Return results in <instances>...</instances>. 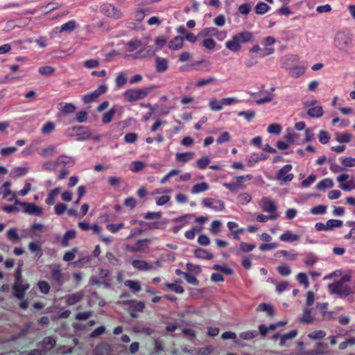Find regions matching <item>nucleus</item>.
Returning a JSON list of instances; mask_svg holds the SVG:
<instances>
[{
    "label": "nucleus",
    "instance_id": "obj_15",
    "mask_svg": "<svg viewBox=\"0 0 355 355\" xmlns=\"http://www.w3.org/2000/svg\"><path fill=\"white\" fill-rule=\"evenodd\" d=\"M155 67L158 73H164L168 68V62L166 58L157 57L155 58Z\"/></svg>",
    "mask_w": 355,
    "mask_h": 355
},
{
    "label": "nucleus",
    "instance_id": "obj_5",
    "mask_svg": "<svg viewBox=\"0 0 355 355\" xmlns=\"http://www.w3.org/2000/svg\"><path fill=\"white\" fill-rule=\"evenodd\" d=\"M101 12L106 17L116 20L123 17L121 10L112 3L103 4L101 7Z\"/></svg>",
    "mask_w": 355,
    "mask_h": 355
},
{
    "label": "nucleus",
    "instance_id": "obj_7",
    "mask_svg": "<svg viewBox=\"0 0 355 355\" xmlns=\"http://www.w3.org/2000/svg\"><path fill=\"white\" fill-rule=\"evenodd\" d=\"M15 205H19L24 208V211L28 214L33 216H40L43 213V209L34 203L20 202L18 199L15 200Z\"/></svg>",
    "mask_w": 355,
    "mask_h": 355
},
{
    "label": "nucleus",
    "instance_id": "obj_37",
    "mask_svg": "<svg viewBox=\"0 0 355 355\" xmlns=\"http://www.w3.org/2000/svg\"><path fill=\"white\" fill-rule=\"evenodd\" d=\"M297 334V332L296 330H291V331L283 334L280 338V345H283L286 341L293 339L296 337Z\"/></svg>",
    "mask_w": 355,
    "mask_h": 355
},
{
    "label": "nucleus",
    "instance_id": "obj_32",
    "mask_svg": "<svg viewBox=\"0 0 355 355\" xmlns=\"http://www.w3.org/2000/svg\"><path fill=\"white\" fill-rule=\"evenodd\" d=\"M334 186V182L331 179H324L318 182L316 185V189L319 191L324 190L325 189L332 188Z\"/></svg>",
    "mask_w": 355,
    "mask_h": 355
},
{
    "label": "nucleus",
    "instance_id": "obj_17",
    "mask_svg": "<svg viewBox=\"0 0 355 355\" xmlns=\"http://www.w3.org/2000/svg\"><path fill=\"white\" fill-rule=\"evenodd\" d=\"M306 67L304 66H294L288 69V74L291 77L297 78L304 74Z\"/></svg>",
    "mask_w": 355,
    "mask_h": 355
},
{
    "label": "nucleus",
    "instance_id": "obj_51",
    "mask_svg": "<svg viewBox=\"0 0 355 355\" xmlns=\"http://www.w3.org/2000/svg\"><path fill=\"white\" fill-rule=\"evenodd\" d=\"M165 286L178 294H182L184 291V288L182 286L175 284L166 283Z\"/></svg>",
    "mask_w": 355,
    "mask_h": 355
},
{
    "label": "nucleus",
    "instance_id": "obj_55",
    "mask_svg": "<svg viewBox=\"0 0 355 355\" xmlns=\"http://www.w3.org/2000/svg\"><path fill=\"white\" fill-rule=\"evenodd\" d=\"M277 270L282 276H288L291 273V268L286 264L279 265Z\"/></svg>",
    "mask_w": 355,
    "mask_h": 355
},
{
    "label": "nucleus",
    "instance_id": "obj_4",
    "mask_svg": "<svg viewBox=\"0 0 355 355\" xmlns=\"http://www.w3.org/2000/svg\"><path fill=\"white\" fill-rule=\"evenodd\" d=\"M67 134L70 136L78 137V141H85L92 137V132L88 127L83 125H75L69 128L67 130Z\"/></svg>",
    "mask_w": 355,
    "mask_h": 355
},
{
    "label": "nucleus",
    "instance_id": "obj_19",
    "mask_svg": "<svg viewBox=\"0 0 355 355\" xmlns=\"http://www.w3.org/2000/svg\"><path fill=\"white\" fill-rule=\"evenodd\" d=\"M194 156L195 153L193 152L180 153H176L175 159L180 162L187 163L191 160Z\"/></svg>",
    "mask_w": 355,
    "mask_h": 355
},
{
    "label": "nucleus",
    "instance_id": "obj_48",
    "mask_svg": "<svg viewBox=\"0 0 355 355\" xmlns=\"http://www.w3.org/2000/svg\"><path fill=\"white\" fill-rule=\"evenodd\" d=\"M352 137V134L345 132L343 134H337L336 139L339 143H348L351 141Z\"/></svg>",
    "mask_w": 355,
    "mask_h": 355
},
{
    "label": "nucleus",
    "instance_id": "obj_45",
    "mask_svg": "<svg viewBox=\"0 0 355 355\" xmlns=\"http://www.w3.org/2000/svg\"><path fill=\"white\" fill-rule=\"evenodd\" d=\"M141 45H142V43L139 40H132L129 41L127 43L128 50L130 52H132V51H135L136 49L140 48L141 46Z\"/></svg>",
    "mask_w": 355,
    "mask_h": 355
},
{
    "label": "nucleus",
    "instance_id": "obj_29",
    "mask_svg": "<svg viewBox=\"0 0 355 355\" xmlns=\"http://www.w3.org/2000/svg\"><path fill=\"white\" fill-rule=\"evenodd\" d=\"M263 209L264 211L273 214L276 211V206L272 200L267 198H263Z\"/></svg>",
    "mask_w": 355,
    "mask_h": 355
},
{
    "label": "nucleus",
    "instance_id": "obj_8",
    "mask_svg": "<svg viewBox=\"0 0 355 355\" xmlns=\"http://www.w3.org/2000/svg\"><path fill=\"white\" fill-rule=\"evenodd\" d=\"M107 90V87L105 85H101L96 90L85 94L82 99L85 103H92L101 95L105 94Z\"/></svg>",
    "mask_w": 355,
    "mask_h": 355
},
{
    "label": "nucleus",
    "instance_id": "obj_3",
    "mask_svg": "<svg viewBox=\"0 0 355 355\" xmlns=\"http://www.w3.org/2000/svg\"><path fill=\"white\" fill-rule=\"evenodd\" d=\"M154 88V87H150L142 89H129L123 93V96L128 102H134L145 98L149 92Z\"/></svg>",
    "mask_w": 355,
    "mask_h": 355
},
{
    "label": "nucleus",
    "instance_id": "obj_42",
    "mask_svg": "<svg viewBox=\"0 0 355 355\" xmlns=\"http://www.w3.org/2000/svg\"><path fill=\"white\" fill-rule=\"evenodd\" d=\"M201 230H202V227H198L197 226H193L191 230H187L185 232L184 236L187 239L193 240L195 239L196 234L197 233H199L200 232H201Z\"/></svg>",
    "mask_w": 355,
    "mask_h": 355
},
{
    "label": "nucleus",
    "instance_id": "obj_46",
    "mask_svg": "<svg viewBox=\"0 0 355 355\" xmlns=\"http://www.w3.org/2000/svg\"><path fill=\"white\" fill-rule=\"evenodd\" d=\"M326 223L328 231L332 230L334 227H340L343 225V221L338 219H329Z\"/></svg>",
    "mask_w": 355,
    "mask_h": 355
},
{
    "label": "nucleus",
    "instance_id": "obj_13",
    "mask_svg": "<svg viewBox=\"0 0 355 355\" xmlns=\"http://www.w3.org/2000/svg\"><path fill=\"white\" fill-rule=\"evenodd\" d=\"M132 266L140 271H148L153 268V266L151 263L139 259L133 260Z\"/></svg>",
    "mask_w": 355,
    "mask_h": 355
},
{
    "label": "nucleus",
    "instance_id": "obj_56",
    "mask_svg": "<svg viewBox=\"0 0 355 355\" xmlns=\"http://www.w3.org/2000/svg\"><path fill=\"white\" fill-rule=\"evenodd\" d=\"M330 135L325 130H320L318 135L319 141L322 144H327L330 140Z\"/></svg>",
    "mask_w": 355,
    "mask_h": 355
},
{
    "label": "nucleus",
    "instance_id": "obj_58",
    "mask_svg": "<svg viewBox=\"0 0 355 355\" xmlns=\"http://www.w3.org/2000/svg\"><path fill=\"white\" fill-rule=\"evenodd\" d=\"M238 202L241 205L248 204L252 199L251 196L248 193H241L238 196Z\"/></svg>",
    "mask_w": 355,
    "mask_h": 355
},
{
    "label": "nucleus",
    "instance_id": "obj_53",
    "mask_svg": "<svg viewBox=\"0 0 355 355\" xmlns=\"http://www.w3.org/2000/svg\"><path fill=\"white\" fill-rule=\"evenodd\" d=\"M124 225H125L123 223H119L117 224H107L106 225V229L109 232L114 234L119 231L121 229L123 228Z\"/></svg>",
    "mask_w": 355,
    "mask_h": 355
},
{
    "label": "nucleus",
    "instance_id": "obj_50",
    "mask_svg": "<svg viewBox=\"0 0 355 355\" xmlns=\"http://www.w3.org/2000/svg\"><path fill=\"white\" fill-rule=\"evenodd\" d=\"M326 332L323 330H316L309 334L308 337L312 340H318L324 338Z\"/></svg>",
    "mask_w": 355,
    "mask_h": 355
},
{
    "label": "nucleus",
    "instance_id": "obj_14",
    "mask_svg": "<svg viewBox=\"0 0 355 355\" xmlns=\"http://www.w3.org/2000/svg\"><path fill=\"white\" fill-rule=\"evenodd\" d=\"M29 288L30 285L28 284L19 285L13 284L12 286L15 296L19 300H22L24 297L25 293Z\"/></svg>",
    "mask_w": 355,
    "mask_h": 355
},
{
    "label": "nucleus",
    "instance_id": "obj_64",
    "mask_svg": "<svg viewBox=\"0 0 355 355\" xmlns=\"http://www.w3.org/2000/svg\"><path fill=\"white\" fill-rule=\"evenodd\" d=\"M88 119V113L85 110H80L76 113V120L78 123L86 122Z\"/></svg>",
    "mask_w": 355,
    "mask_h": 355
},
{
    "label": "nucleus",
    "instance_id": "obj_33",
    "mask_svg": "<svg viewBox=\"0 0 355 355\" xmlns=\"http://www.w3.org/2000/svg\"><path fill=\"white\" fill-rule=\"evenodd\" d=\"M270 7L264 2H259L254 7V11L257 15H264L269 10Z\"/></svg>",
    "mask_w": 355,
    "mask_h": 355
},
{
    "label": "nucleus",
    "instance_id": "obj_9",
    "mask_svg": "<svg viewBox=\"0 0 355 355\" xmlns=\"http://www.w3.org/2000/svg\"><path fill=\"white\" fill-rule=\"evenodd\" d=\"M202 205L216 211H220L225 209L224 202L218 199L206 198L202 200Z\"/></svg>",
    "mask_w": 355,
    "mask_h": 355
},
{
    "label": "nucleus",
    "instance_id": "obj_41",
    "mask_svg": "<svg viewBox=\"0 0 355 355\" xmlns=\"http://www.w3.org/2000/svg\"><path fill=\"white\" fill-rule=\"evenodd\" d=\"M237 114L239 116L244 117L247 121L250 122L255 117L256 112L254 110L240 111Z\"/></svg>",
    "mask_w": 355,
    "mask_h": 355
},
{
    "label": "nucleus",
    "instance_id": "obj_39",
    "mask_svg": "<svg viewBox=\"0 0 355 355\" xmlns=\"http://www.w3.org/2000/svg\"><path fill=\"white\" fill-rule=\"evenodd\" d=\"M210 159L207 156L200 157L196 161V166L201 169H205L210 163Z\"/></svg>",
    "mask_w": 355,
    "mask_h": 355
},
{
    "label": "nucleus",
    "instance_id": "obj_43",
    "mask_svg": "<svg viewBox=\"0 0 355 355\" xmlns=\"http://www.w3.org/2000/svg\"><path fill=\"white\" fill-rule=\"evenodd\" d=\"M148 12V10L146 8L137 9L134 15L135 19L138 22H141L144 19L146 13Z\"/></svg>",
    "mask_w": 355,
    "mask_h": 355
},
{
    "label": "nucleus",
    "instance_id": "obj_22",
    "mask_svg": "<svg viewBox=\"0 0 355 355\" xmlns=\"http://www.w3.org/2000/svg\"><path fill=\"white\" fill-rule=\"evenodd\" d=\"M77 26L76 22L74 20H70L65 24H63L60 28L56 27L55 29L58 30L60 33L71 32L73 31Z\"/></svg>",
    "mask_w": 355,
    "mask_h": 355
},
{
    "label": "nucleus",
    "instance_id": "obj_12",
    "mask_svg": "<svg viewBox=\"0 0 355 355\" xmlns=\"http://www.w3.org/2000/svg\"><path fill=\"white\" fill-rule=\"evenodd\" d=\"M83 297H84L83 291H80L76 293H72L70 295H67L65 297V302L68 305L72 306V305H74V304H77L78 302H80L83 299Z\"/></svg>",
    "mask_w": 355,
    "mask_h": 355
},
{
    "label": "nucleus",
    "instance_id": "obj_54",
    "mask_svg": "<svg viewBox=\"0 0 355 355\" xmlns=\"http://www.w3.org/2000/svg\"><path fill=\"white\" fill-rule=\"evenodd\" d=\"M55 71V69L51 66L41 67L38 69V72L42 76H48L53 74Z\"/></svg>",
    "mask_w": 355,
    "mask_h": 355
},
{
    "label": "nucleus",
    "instance_id": "obj_57",
    "mask_svg": "<svg viewBox=\"0 0 355 355\" xmlns=\"http://www.w3.org/2000/svg\"><path fill=\"white\" fill-rule=\"evenodd\" d=\"M201 45L209 50L214 49L216 46V42L212 38H207L202 40Z\"/></svg>",
    "mask_w": 355,
    "mask_h": 355
},
{
    "label": "nucleus",
    "instance_id": "obj_44",
    "mask_svg": "<svg viewBox=\"0 0 355 355\" xmlns=\"http://www.w3.org/2000/svg\"><path fill=\"white\" fill-rule=\"evenodd\" d=\"M37 286H38L40 291L42 294H45V295L48 294L51 289V286H50L49 284L47 282L44 281V280L39 281L37 283Z\"/></svg>",
    "mask_w": 355,
    "mask_h": 355
},
{
    "label": "nucleus",
    "instance_id": "obj_10",
    "mask_svg": "<svg viewBox=\"0 0 355 355\" xmlns=\"http://www.w3.org/2000/svg\"><path fill=\"white\" fill-rule=\"evenodd\" d=\"M328 287L331 293L338 294L340 296L348 295L349 293V288L343 285V281H337L330 284Z\"/></svg>",
    "mask_w": 355,
    "mask_h": 355
},
{
    "label": "nucleus",
    "instance_id": "obj_26",
    "mask_svg": "<svg viewBox=\"0 0 355 355\" xmlns=\"http://www.w3.org/2000/svg\"><path fill=\"white\" fill-rule=\"evenodd\" d=\"M124 284L134 293H138L141 290V284L137 280L128 279L124 282Z\"/></svg>",
    "mask_w": 355,
    "mask_h": 355
},
{
    "label": "nucleus",
    "instance_id": "obj_59",
    "mask_svg": "<svg viewBox=\"0 0 355 355\" xmlns=\"http://www.w3.org/2000/svg\"><path fill=\"white\" fill-rule=\"evenodd\" d=\"M296 279L297 280V282L300 284H302L304 286V287L306 288L309 287V280H308V278H307V276L305 273L304 272H300L297 277H296Z\"/></svg>",
    "mask_w": 355,
    "mask_h": 355
},
{
    "label": "nucleus",
    "instance_id": "obj_62",
    "mask_svg": "<svg viewBox=\"0 0 355 355\" xmlns=\"http://www.w3.org/2000/svg\"><path fill=\"white\" fill-rule=\"evenodd\" d=\"M230 134L226 131L223 132L219 137H217L216 142L218 144H222L223 143L230 141Z\"/></svg>",
    "mask_w": 355,
    "mask_h": 355
},
{
    "label": "nucleus",
    "instance_id": "obj_52",
    "mask_svg": "<svg viewBox=\"0 0 355 355\" xmlns=\"http://www.w3.org/2000/svg\"><path fill=\"white\" fill-rule=\"evenodd\" d=\"M257 335V333L256 331H246L241 332L239 334V337L245 340H250L255 338V336Z\"/></svg>",
    "mask_w": 355,
    "mask_h": 355
},
{
    "label": "nucleus",
    "instance_id": "obj_11",
    "mask_svg": "<svg viewBox=\"0 0 355 355\" xmlns=\"http://www.w3.org/2000/svg\"><path fill=\"white\" fill-rule=\"evenodd\" d=\"M51 278L53 282L58 286L64 284L63 272L59 265H55L51 268Z\"/></svg>",
    "mask_w": 355,
    "mask_h": 355
},
{
    "label": "nucleus",
    "instance_id": "obj_30",
    "mask_svg": "<svg viewBox=\"0 0 355 355\" xmlns=\"http://www.w3.org/2000/svg\"><path fill=\"white\" fill-rule=\"evenodd\" d=\"M56 345V340L51 336H46L44 338L42 342V347L47 350H51Z\"/></svg>",
    "mask_w": 355,
    "mask_h": 355
},
{
    "label": "nucleus",
    "instance_id": "obj_36",
    "mask_svg": "<svg viewBox=\"0 0 355 355\" xmlns=\"http://www.w3.org/2000/svg\"><path fill=\"white\" fill-rule=\"evenodd\" d=\"M300 321L302 323H311L313 321V318L311 316V309L306 308L304 310L302 316L300 318Z\"/></svg>",
    "mask_w": 355,
    "mask_h": 355
},
{
    "label": "nucleus",
    "instance_id": "obj_28",
    "mask_svg": "<svg viewBox=\"0 0 355 355\" xmlns=\"http://www.w3.org/2000/svg\"><path fill=\"white\" fill-rule=\"evenodd\" d=\"M60 191V189L59 187H56V188L53 189V190H51L49 193L48 196L45 200V202L49 205H54L55 198L58 196V195L59 194Z\"/></svg>",
    "mask_w": 355,
    "mask_h": 355
},
{
    "label": "nucleus",
    "instance_id": "obj_49",
    "mask_svg": "<svg viewBox=\"0 0 355 355\" xmlns=\"http://www.w3.org/2000/svg\"><path fill=\"white\" fill-rule=\"evenodd\" d=\"M10 185L11 184L10 182H6L0 187V194H2L3 198H6L11 193V191L10 189Z\"/></svg>",
    "mask_w": 355,
    "mask_h": 355
},
{
    "label": "nucleus",
    "instance_id": "obj_20",
    "mask_svg": "<svg viewBox=\"0 0 355 355\" xmlns=\"http://www.w3.org/2000/svg\"><path fill=\"white\" fill-rule=\"evenodd\" d=\"M184 38L177 36L171 40L168 43V48L171 50H179L183 46Z\"/></svg>",
    "mask_w": 355,
    "mask_h": 355
},
{
    "label": "nucleus",
    "instance_id": "obj_63",
    "mask_svg": "<svg viewBox=\"0 0 355 355\" xmlns=\"http://www.w3.org/2000/svg\"><path fill=\"white\" fill-rule=\"evenodd\" d=\"M326 211L327 207L322 205L315 206L311 209V213L314 215L323 214Z\"/></svg>",
    "mask_w": 355,
    "mask_h": 355
},
{
    "label": "nucleus",
    "instance_id": "obj_47",
    "mask_svg": "<svg viewBox=\"0 0 355 355\" xmlns=\"http://www.w3.org/2000/svg\"><path fill=\"white\" fill-rule=\"evenodd\" d=\"M276 254H280L283 257H287L289 260L294 261L297 258V254L295 253L294 250L287 251L285 250H281L277 252Z\"/></svg>",
    "mask_w": 355,
    "mask_h": 355
},
{
    "label": "nucleus",
    "instance_id": "obj_24",
    "mask_svg": "<svg viewBox=\"0 0 355 355\" xmlns=\"http://www.w3.org/2000/svg\"><path fill=\"white\" fill-rule=\"evenodd\" d=\"M76 236V232L75 230H70L65 232L63 238L61 241V244L63 247L69 246V240L73 239Z\"/></svg>",
    "mask_w": 355,
    "mask_h": 355
},
{
    "label": "nucleus",
    "instance_id": "obj_21",
    "mask_svg": "<svg viewBox=\"0 0 355 355\" xmlns=\"http://www.w3.org/2000/svg\"><path fill=\"white\" fill-rule=\"evenodd\" d=\"M209 189V185L208 183L203 182L201 183L196 184L191 188V192L192 194H198L207 191Z\"/></svg>",
    "mask_w": 355,
    "mask_h": 355
},
{
    "label": "nucleus",
    "instance_id": "obj_18",
    "mask_svg": "<svg viewBox=\"0 0 355 355\" xmlns=\"http://www.w3.org/2000/svg\"><path fill=\"white\" fill-rule=\"evenodd\" d=\"M193 253L196 258L201 259L211 260L214 258L213 254L202 248L196 249Z\"/></svg>",
    "mask_w": 355,
    "mask_h": 355
},
{
    "label": "nucleus",
    "instance_id": "obj_23",
    "mask_svg": "<svg viewBox=\"0 0 355 355\" xmlns=\"http://www.w3.org/2000/svg\"><path fill=\"white\" fill-rule=\"evenodd\" d=\"M218 33H219V31L216 28L209 27L202 29L198 36L202 37L218 36Z\"/></svg>",
    "mask_w": 355,
    "mask_h": 355
},
{
    "label": "nucleus",
    "instance_id": "obj_16",
    "mask_svg": "<svg viewBox=\"0 0 355 355\" xmlns=\"http://www.w3.org/2000/svg\"><path fill=\"white\" fill-rule=\"evenodd\" d=\"M300 236L293 234L291 230H287L279 236V239L284 242L293 243L299 241Z\"/></svg>",
    "mask_w": 355,
    "mask_h": 355
},
{
    "label": "nucleus",
    "instance_id": "obj_61",
    "mask_svg": "<svg viewBox=\"0 0 355 355\" xmlns=\"http://www.w3.org/2000/svg\"><path fill=\"white\" fill-rule=\"evenodd\" d=\"M267 130L270 134L278 135L281 132L282 126L278 123H272L268 125Z\"/></svg>",
    "mask_w": 355,
    "mask_h": 355
},
{
    "label": "nucleus",
    "instance_id": "obj_38",
    "mask_svg": "<svg viewBox=\"0 0 355 355\" xmlns=\"http://www.w3.org/2000/svg\"><path fill=\"white\" fill-rule=\"evenodd\" d=\"M115 113H116V110L114 108H112L109 111L105 112L103 116V118H102L103 123L107 124V123H110L112 121Z\"/></svg>",
    "mask_w": 355,
    "mask_h": 355
},
{
    "label": "nucleus",
    "instance_id": "obj_34",
    "mask_svg": "<svg viewBox=\"0 0 355 355\" xmlns=\"http://www.w3.org/2000/svg\"><path fill=\"white\" fill-rule=\"evenodd\" d=\"M28 249L31 252L35 253L38 258L42 256V250L40 245L37 242H31L28 244Z\"/></svg>",
    "mask_w": 355,
    "mask_h": 355
},
{
    "label": "nucleus",
    "instance_id": "obj_35",
    "mask_svg": "<svg viewBox=\"0 0 355 355\" xmlns=\"http://www.w3.org/2000/svg\"><path fill=\"white\" fill-rule=\"evenodd\" d=\"M257 311H266L268 315L272 317L275 315L273 307L266 303H261L257 307Z\"/></svg>",
    "mask_w": 355,
    "mask_h": 355
},
{
    "label": "nucleus",
    "instance_id": "obj_6",
    "mask_svg": "<svg viewBox=\"0 0 355 355\" xmlns=\"http://www.w3.org/2000/svg\"><path fill=\"white\" fill-rule=\"evenodd\" d=\"M292 168L293 166L288 164L277 171L276 174V179L281 181V184H287L293 180L294 175L289 173Z\"/></svg>",
    "mask_w": 355,
    "mask_h": 355
},
{
    "label": "nucleus",
    "instance_id": "obj_25",
    "mask_svg": "<svg viewBox=\"0 0 355 355\" xmlns=\"http://www.w3.org/2000/svg\"><path fill=\"white\" fill-rule=\"evenodd\" d=\"M59 105L60 106V111L64 114L73 113L76 110V106L73 103H71L62 102L59 104Z\"/></svg>",
    "mask_w": 355,
    "mask_h": 355
},
{
    "label": "nucleus",
    "instance_id": "obj_60",
    "mask_svg": "<svg viewBox=\"0 0 355 355\" xmlns=\"http://www.w3.org/2000/svg\"><path fill=\"white\" fill-rule=\"evenodd\" d=\"M8 239L13 243L17 242L19 240V234L15 228H11L7 232Z\"/></svg>",
    "mask_w": 355,
    "mask_h": 355
},
{
    "label": "nucleus",
    "instance_id": "obj_1",
    "mask_svg": "<svg viewBox=\"0 0 355 355\" xmlns=\"http://www.w3.org/2000/svg\"><path fill=\"white\" fill-rule=\"evenodd\" d=\"M352 35L348 31H340L336 33L334 44L340 51L349 53L353 46Z\"/></svg>",
    "mask_w": 355,
    "mask_h": 355
},
{
    "label": "nucleus",
    "instance_id": "obj_2",
    "mask_svg": "<svg viewBox=\"0 0 355 355\" xmlns=\"http://www.w3.org/2000/svg\"><path fill=\"white\" fill-rule=\"evenodd\" d=\"M253 35L252 33L243 31L233 35L232 40L225 43V47L231 51L238 52L241 50V43H247L252 41Z\"/></svg>",
    "mask_w": 355,
    "mask_h": 355
},
{
    "label": "nucleus",
    "instance_id": "obj_31",
    "mask_svg": "<svg viewBox=\"0 0 355 355\" xmlns=\"http://www.w3.org/2000/svg\"><path fill=\"white\" fill-rule=\"evenodd\" d=\"M323 109L322 106H315L308 110L307 114L313 118H319L323 115Z\"/></svg>",
    "mask_w": 355,
    "mask_h": 355
},
{
    "label": "nucleus",
    "instance_id": "obj_40",
    "mask_svg": "<svg viewBox=\"0 0 355 355\" xmlns=\"http://www.w3.org/2000/svg\"><path fill=\"white\" fill-rule=\"evenodd\" d=\"M55 147L53 145H49L48 147L41 150L39 155L42 157L46 158L51 156L55 152Z\"/></svg>",
    "mask_w": 355,
    "mask_h": 355
},
{
    "label": "nucleus",
    "instance_id": "obj_27",
    "mask_svg": "<svg viewBox=\"0 0 355 355\" xmlns=\"http://www.w3.org/2000/svg\"><path fill=\"white\" fill-rule=\"evenodd\" d=\"M126 304L130 306V308L136 311L141 312L145 308V304L143 302H138L137 300H128L125 302Z\"/></svg>",
    "mask_w": 355,
    "mask_h": 355
}]
</instances>
